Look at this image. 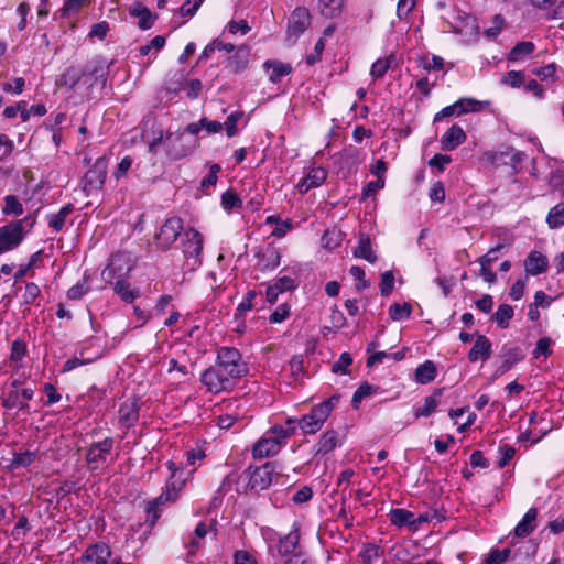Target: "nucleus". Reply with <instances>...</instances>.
<instances>
[{
    "mask_svg": "<svg viewBox=\"0 0 564 564\" xmlns=\"http://www.w3.org/2000/svg\"><path fill=\"white\" fill-rule=\"evenodd\" d=\"M270 433L272 434L271 437L278 440L281 446L293 435L292 427H285L284 425L272 426Z\"/></svg>",
    "mask_w": 564,
    "mask_h": 564,
    "instance_id": "obj_53",
    "label": "nucleus"
},
{
    "mask_svg": "<svg viewBox=\"0 0 564 564\" xmlns=\"http://www.w3.org/2000/svg\"><path fill=\"white\" fill-rule=\"evenodd\" d=\"M441 395H442V390H437L432 395L426 397L424 399L423 406L415 411V413H414L415 417L430 416L438 406Z\"/></svg>",
    "mask_w": 564,
    "mask_h": 564,
    "instance_id": "obj_35",
    "label": "nucleus"
},
{
    "mask_svg": "<svg viewBox=\"0 0 564 564\" xmlns=\"http://www.w3.org/2000/svg\"><path fill=\"white\" fill-rule=\"evenodd\" d=\"M311 24L310 11L304 7L296 8L288 21V40L293 43L306 31Z\"/></svg>",
    "mask_w": 564,
    "mask_h": 564,
    "instance_id": "obj_11",
    "label": "nucleus"
},
{
    "mask_svg": "<svg viewBox=\"0 0 564 564\" xmlns=\"http://www.w3.org/2000/svg\"><path fill=\"white\" fill-rule=\"evenodd\" d=\"M510 549L492 550L485 558V564H503L510 556Z\"/></svg>",
    "mask_w": 564,
    "mask_h": 564,
    "instance_id": "obj_50",
    "label": "nucleus"
},
{
    "mask_svg": "<svg viewBox=\"0 0 564 564\" xmlns=\"http://www.w3.org/2000/svg\"><path fill=\"white\" fill-rule=\"evenodd\" d=\"M378 387L370 384L369 382H362L352 395V406L357 409L366 397L372 395L378 391Z\"/></svg>",
    "mask_w": 564,
    "mask_h": 564,
    "instance_id": "obj_43",
    "label": "nucleus"
},
{
    "mask_svg": "<svg viewBox=\"0 0 564 564\" xmlns=\"http://www.w3.org/2000/svg\"><path fill=\"white\" fill-rule=\"evenodd\" d=\"M275 475L276 471L274 464L265 463L263 466L258 467L252 471L248 485L253 491H262L271 486Z\"/></svg>",
    "mask_w": 564,
    "mask_h": 564,
    "instance_id": "obj_14",
    "label": "nucleus"
},
{
    "mask_svg": "<svg viewBox=\"0 0 564 564\" xmlns=\"http://www.w3.org/2000/svg\"><path fill=\"white\" fill-rule=\"evenodd\" d=\"M354 256L356 258L365 259L370 263H375L377 261V256L371 248L370 239L367 235H360L358 245L354 250Z\"/></svg>",
    "mask_w": 564,
    "mask_h": 564,
    "instance_id": "obj_31",
    "label": "nucleus"
},
{
    "mask_svg": "<svg viewBox=\"0 0 564 564\" xmlns=\"http://www.w3.org/2000/svg\"><path fill=\"white\" fill-rule=\"evenodd\" d=\"M34 395L33 388H23L19 390H9V392L1 399V405L7 410L18 409L19 411L29 414L30 406L28 401Z\"/></svg>",
    "mask_w": 564,
    "mask_h": 564,
    "instance_id": "obj_12",
    "label": "nucleus"
},
{
    "mask_svg": "<svg viewBox=\"0 0 564 564\" xmlns=\"http://www.w3.org/2000/svg\"><path fill=\"white\" fill-rule=\"evenodd\" d=\"M86 76V72L77 66H69L64 70L59 77V85L66 86L68 89L74 90L82 77Z\"/></svg>",
    "mask_w": 564,
    "mask_h": 564,
    "instance_id": "obj_30",
    "label": "nucleus"
},
{
    "mask_svg": "<svg viewBox=\"0 0 564 564\" xmlns=\"http://www.w3.org/2000/svg\"><path fill=\"white\" fill-rule=\"evenodd\" d=\"M340 445L341 442L338 432L334 430H327L322 434V436L319 437L318 442L315 445L316 454L326 455Z\"/></svg>",
    "mask_w": 564,
    "mask_h": 564,
    "instance_id": "obj_22",
    "label": "nucleus"
},
{
    "mask_svg": "<svg viewBox=\"0 0 564 564\" xmlns=\"http://www.w3.org/2000/svg\"><path fill=\"white\" fill-rule=\"evenodd\" d=\"M557 66L555 63L547 64L543 67L534 68L532 73L543 82L554 83L557 79L556 76Z\"/></svg>",
    "mask_w": 564,
    "mask_h": 564,
    "instance_id": "obj_47",
    "label": "nucleus"
},
{
    "mask_svg": "<svg viewBox=\"0 0 564 564\" xmlns=\"http://www.w3.org/2000/svg\"><path fill=\"white\" fill-rule=\"evenodd\" d=\"M546 223L551 229L564 226V203H558L549 210Z\"/></svg>",
    "mask_w": 564,
    "mask_h": 564,
    "instance_id": "obj_39",
    "label": "nucleus"
},
{
    "mask_svg": "<svg viewBox=\"0 0 564 564\" xmlns=\"http://www.w3.org/2000/svg\"><path fill=\"white\" fill-rule=\"evenodd\" d=\"M263 67L267 72H269V80L273 84L280 83L283 76L291 74L293 70L290 64L278 59L265 61Z\"/></svg>",
    "mask_w": 564,
    "mask_h": 564,
    "instance_id": "obj_23",
    "label": "nucleus"
},
{
    "mask_svg": "<svg viewBox=\"0 0 564 564\" xmlns=\"http://www.w3.org/2000/svg\"><path fill=\"white\" fill-rule=\"evenodd\" d=\"M2 212L4 215L19 216L23 213V206L14 195H7Z\"/></svg>",
    "mask_w": 564,
    "mask_h": 564,
    "instance_id": "obj_49",
    "label": "nucleus"
},
{
    "mask_svg": "<svg viewBox=\"0 0 564 564\" xmlns=\"http://www.w3.org/2000/svg\"><path fill=\"white\" fill-rule=\"evenodd\" d=\"M412 307L409 303H394L389 307V316L392 321H402L410 317Z\"/></svg>",
    "mask_w": 564,
    "mask_h": 564,
    "instance_id": "obj_48",
    "label": "nucleus"
},
{
    "mask_svg": "<svg viewBox=\"0 0 564 564\" xmlns=\"http://www.w3.org/2000/svg\"><path fill=\"white\" fill-rule=\"evenodd\" d=\"M514 315L513 307L509 304H501L498 306L496 313L492 315V319L497 325L505 329L509 326L510 321Z\"/></svg>",
    "mask_w": 564,
    "mask_h": 564,
    "instance_id": "obj_37",
    "label": "nucleus"
},
{
    "mask_svg": "<svg viewBox=\"0 0 564 564\" xmlns=\"http://www.w3.org/2000/svg\"><path fill=\"white\" fill-rule=\"evenodd\" d=\"M134 268L130 252L119 251L110 256L101 272V279L113 286L115 293L126 303H132L139 296V290L131 289L129 276Z\"/></svg>",
    "mask_w": 564,
    "mask_h": 564,
    "instance_id": "obj_2",
    "label": "nucleus"
},
{
    "mask_svg": "<svg viewBox=\"0 0 564 564\" xmlns=\"http://www.w3.org/2000/svg\"><path fill=\"white\" fill-rule=\"evenodd\" d=\"M300 524L294 522L289 533L280 535L278 539L276 551L281 556L293 553L300 544Z\"/></svg>",
    "mask_w": 564,
    "mask_h": 564,
    "instance_id": "obj_16",
    "label": "nucleus"
},
{
    "mask_svg": "<svg viewBox=\"0 0 564 564\" xmlns=\"http://www.w3.org/2000/svg\"><path fill=\"white\" fill-rule=\"evenodd\" d=\"M490 105V101L477 100L474 98H459L454 104L443 108L434 117V121H440L443 118H449L453 116H460L468 112H479Z\"/></svg>",
    "mask_w": 564,
    "mask_h": 564,
    "instance_id": "obj_7",
    "label": "nucleus"
},
{
    "mask_svg": "<svg viewBox=\"0 0 564 564\" xmlns=\"http://www.w3.org/2000/svg\"><path fill=\"white\" fill-rule=\"evenodd\" d=\"M183 253L187 265L195 269L202 264V252L204 248L203 235L194 228L184 231L182 238Z\"/></svg>",
    "mask_w": 564,
    "mask_h": 564,
    "instance_id": "obj_5",
    "label": "nucleus"
},
{
    "mask_svg": "<svg viewBox=\"0 0 564 564\" xmlns=\"http://www.w3.org/2000/svg\"><path fill=\"white\" fill-rule=\"evenodd\" d=\"M379 555V547L375 544L366 545L359 554L361 564H372V561L378 560Z\"/></svg>",
    "mask_w": 564,
    "mask_h": 564,
    "instance_id": "obj_51",
    "label": "nucleus"
},
{
    "mask_svg": "<svg viewBox=\"0 0 564 564\" xmlns=\"http://www.w3.org/2000/svg\"><path fill=\"white\" fill-rule=\"evenodd\" d=\"M182 229L183 221L180 217L166 219L155 235L156 245L162 249H169L176 241Z\"/></svg>",
    "mask_w": 564,
    "mask_h": 564,
    "instance_id": "obj_10",
    "label": "nucleus"
},
{
    "mask_svg": "<svg viewBox=\"0 0 564 564\" xmlns=\"http://www.w3.org/2000/svg\"><path fill=\"white\" fill-rule=\"evenodd\" d=\"M42 262V251H36L35 253H33L30 259H29V262L24 265H21L17 272L14 273V280L15 282L20 281L23 276L28 275L29 272L35 268V267H39L40 263Z\"/></svg>",
    "mask_w": 564,
    "mask_h": 564,
    "instance_id": "obj_45",
    "label": "nucleus"
},
{
    "mask_svg": "<svg viewBox=\"0 0 564 564\" xmlns=\"http://www.w3.org/2000/svg\"><path fill=\"white\" fill-rule=\"evenodd\" d=\"M113 447V438L106 437L105 440L91 444L86 453V462L91 469L98 468L101 464L106 463L108 454Z\"/></svg>",
    "mask_w": 564,
    "mask_h": 564,
    "instance_id": "obj_13",
    "label": "nucleus"
},
{
    "mask_svg": "<svg viewBox=\"0 0 564 564\" xmlns=\"http://www.w3.org/2000/svg\"><path fill=\"white\" fill-rule=\"evenodd\" d=\"M465 140L466 134L464 130L459 126L453 124L442 137L443 149L453 151L458 145L464 143Z\"/></svg>",
    "mask_w": 564,
    "mask_h": 564,
    "instance_id": "obj_25",
    "label": "nucleus"
},
{
    "mask_svg": "<svg viewBox=\"0 0 564 564\" xmlns=\"http://www.w3.org/2000/svg\"><path fill=\"white\" fill-rule=\"evenodd\" d=\"M538 511L535 508H530L521 521L514 528V535L518 538H525L535 529Z\"/></svg>",
    "mask_w": 564,
    "mask_h": 564,
    "instance_id": "obj_27",
    "label": "nucleus"
},
{
    "mask_svg": "<svg viewBox=\"0 0 564 564\" xmlns=\"http://www.w3.org/2000/svg\"><path fill=\"white\" fill-rule=\"evenodd\" d=\"M380 294L382 296H389L394 288V275L391 271H386L381 274L380 281Z\"/></svg>",
    "mask_w": 564,
    "mask_h": 564,
    "instance_id": "obj_52",
    "label": "nucleus"
},
{
    "mask_svg": "<svg viewBox=\"0 0 564 564\" xmlns=\"http://www.w3.org/2000/svg\"><path fill=\"white\" fill-rule=\"evenodd\" d=\"M212 530L215 532V534L217 533L215 521H213L209 525H207L205 522H199L196 525L193 535L189 538L187 542L184 543V546L187 550L186 556L188 561L191 560V557L196 555L197 551L203 545L202 540H204L207 533Z\"/></svg>",
    "mask_w": 564,
    "mask_h": 564,
    "instance_id": "obj_15",
    "label": "nucleus"
},
{
    "mask_svg": "<svg viewBox=\"0 0 564 564\" xmlns=\"http://www.w3.org/2000/svg\"><path fill=\"white\" fill-rule=\"evenodd\" d=\"M170 500L162 499L160 500V496L156 497L154 500L150 501L147 507V519L145 522H148L150 525H154L158 519L161 516L160 506L169 502Z\"/></svg>",
    "mask_w": 564,
    "mask_h": 564,
    "instance_id": "obj_46",
    "label": "nucleus"
},
{
    "mask_svg": "<svg viewBox=\"0 0 564 564\" xmlns=\"http://www.w3.org/2000/svg\"><path fill=\"white\" fill-rule=\"evenodd\" d=\"M344 0H317V10L326 19L338 18L343 12Z\"/></svg>",
    "mask_w": 564,
    "mask_h": 564,
    "instance_id": "obj_29",
    "label": "nucleus"
},
{
    "mask_svg": "<svg viewBox=\"0 0 564 564\" xmlns=\"http://www.w3.org/2000/svg\"><path fill=\"white\" fill-rule=\"evenodd\" d=\"M247 366L241 354L232 347H221L217 352L215 365L200 376L202 383L214 394L231 391L237 380L247 373Z\"/></svg>",
    "mask_w": 564,
    "mask_h": 564,
    "instance_id": "obj_1",
    "label": "nucleus"
},
{
    "mask_svg": "<svg viewBox=\"0 0 564 564\" xmlns=\"http://www.w3.org/2000/svg\"><path fill=\"white\" fill-rule=\"evenodd\" d=\"M107 167L108 159L106 156L98 158L83 178L84 191L91 192L101 188L106 181Z\"/></svg>",
    "mask_w": 564,
    "mask_h": 564,
    "instance_id": "obj_9",
    "label": "nucleus"
},
{
    "mask_svg": "<svg viewBox=\"0 0 564 564\" xmlns=\"http://www.w3.org/2000/svg\"><path fill=\"white\" fill-rule=\"evenodd\" d=\"M384 178L379 176L376 181L367 183L362 189V198L369 197L376 194L379 189L383 188Z\"/></svg>",
    "mask_w": 564,
    "mask_h": 564,
    "instance_id": "obj_62",
    "label": "nucleus"
},
{
    "mask_svg": "<svg viewBox=\"0 0 564 564\" xmlns=\"http://www.w3.org/2000/svg\"><path fill=\"white\" fill-rule=\"evenodd\" d=\"M39 453L37 451H24L19 453H13V457L10 463L7 465V469L10 471L17 470L19 468H25L32 465L37 459Z\"/></svg>",
    "mask_w": 564,
    "mask_h": 564,
    "instance_id": "obj_28",
    "label": "nucleus"
},
{
    "mask_svg": "<svg viewBox=\"0 0 564 564\" xmlns=\"http://www.w3.org/2000/svg\"><path fill=\"white\" fill-rule=\"evenodd\" d=\"M282 446L279 441L272 438L271 436L261 437L256 442L252 447V456L253 458H265L278 454L281 451Z\"/></svg>",
    "mask_w": 564,
    "mask_h": 564,
    "instance_id": "obj_18",
    "label": "nucleus"
},
{
    "mask_svg": "<svg viewBox=\"0 0 564 564\" xmlns=\"http://www.w3.org/2000/svg\"><path fill=\"white\" fill-rule=\"evenodd\" d=\"M436 373L437 370L434 362L426 360L416 368L415 380L421 384H426L435 379Z\"/></svg>",
    "mask_w": 564,
    "mask_h": 564,
    "instance_id": "obj_34",
    "label": "nucleus"
},
{
    "mask_svg": "<svg viewBox=\"0 0 564 564\" xmlns=\"http://www.w3.org/2000/svg\"><path fill=\"white\" fill-rule=\"evenodd\" d=\"M241 200L239 197L230 191H226L221 196V205L225 209H232L240 206Z\"/></svg>",
    "mask_w": 564,
    "mask_h": 564,
    "instance_id": "obj_63",
    "label": "nucleus"
},
{
    "mask_svg": "<svg viewBox=\"0 0 564 564\" xmlns=\"http://www.w3.org/2000/svg\"><path fill=\"white\" fill-rule=\"evenodd\" d=\"M394 61L395 57L393 55H389L387 57L377 59L370 68L371 77L373 79L382 78L386 75V73L391 68Z\"/></svg>",
    "mask_w": 564,
    "mask_h": 564,
    "instance_id": "obj_38",
    "label": "nucleus"
},
{
    "mask_svg": "<svg viewBox=\"0 0 564 564\" xmlns=\"http://www.w3.org/2000/svg\"><path fill=\"white\" fill-rule=\"evenodd\" d=\"M290 315V307L286 304L279 305L270 315L269 321L272 324L282 323Z\"/></svg>",
    "mask_w": 564,
    "mask_h": 564,
    "instance_id": "obj_61",
    "label": "nucleus"
},
{
    "mask_svg": "<svg viewBox=\"0 0 564 564\" xmlns=\"http://www.w3.org/2000/svg\"><path fill=\"white\" fill-rule=\"evenodd\" d=\"M110 65L111 63L107 62L104 58L95 59L91 63V66L87 70H85L86 76L90 77L91 79L89 86L96 83H99L102 87L106 86Z\"/></svg>",
    "mask_w": 564,
    "mask_h": 564,
    "instance_id": "obj_20",
    "label": "nucleus"
},
{
    "mask_svg": "<svg viewBox=\"0 0 564 564\" xmlns=\"http://www.w3.org/2000/svg\"><path fill=\"white\" fill-rule=\"evenodd\" d=\"M131 14L139 19L138 25L140 29L149 30L152 28L154 23V17L152 12L148 8L141 6V3L135 2L133 4Z\"/></svg>",
    "mask_w": 564,
    "mask_h": 564,
    "instance_id": "obj_33",
    "label": "nucleus"
},
{
    "mask_svg": "<svg viewBox=\"0 0 564 564\" xmlns=\"http://www.w3.org/2000/svg\"><path fill=\"white\" fill-rule=\"evenodd\" d=\"M110 555V547L106 543H95L86 549L83 562L84 564H107Z\"/></svg>",
    "mask_w": 564,
    "mask_h": 564,
    "instance_id": "obj_17",
    "label": "nucleus"
},
{
    "mask_svg": "<svg viewBox=\"0 0 564 564\" xmlns=\"http://www.w3.org/2000/svg\"><path fill=\"white\" fill-rule=\"evenodd\" d=\"M133 163V159L129 155L124 156L118 164L117 169L113 172V177L116 180H120L126 177L128 172L130 171Z\"/></svg>",
    "mask_w": 564,
    "mask_h": 564,
    "instance_id": "obj_60",
    "label": "nucleus"
},
{
    "mask_svg": "<svg viewBox=\"0 0 564 564\" xmlns=\"http://www.w3.org/2000/svg\"><path fill=\"white\" fill-rule=\"evenodd\" d=\"M241 112H232L230 113L226 121L223 123V127L226 129V133L229 138L234 137L237 133V123L241 119Z\"/></svg>",
    "mask_w": 564,
    "mask_h": 564,
    "instance_id": "obj_58",
    "label": "nucleus"
},
{
    "mask_svg": "<svg viewBox=\"0 0 564 564\" xmlns=\"http://www.w3.org/2000/svg\"><path fill=\"white\" fill-rule=\"evenodd\" d=\"M167 373L173 375L176 373L175 379L178 382H184L188 379L189 371L186 365L180 364L176 359L171 358L167 361Z\"/></svg>",
    "mask_w": 564,
    "mask_h": 564,
    "instance_id": "obj_44",
    "label": "nucleus"
},
{
    "mask_svg": "<svg viewBox=\"0 0 564 564\" xmlns=\"http://www.w3.org/2000/svg\"><path fill=\"white\" fill-rule=\"evenodd\" d=\"M41 293V290L39 285L34 282H28L25 284V290L23 293V304L24 305H31L34 303V301L39 297Z\"/></svg>",
    "mask_w": 564,
    "mask_h": 564,
    "instance_id": "obj_56",
    "label": "nucleus"
},
{
    "mask_svg": "<svg viewBox=\"0 0 564 564\" xmlns=\"http://www.w3.org/2000/svg\"><path fill=\"white\" fill-rule=\"evenodd\" d=\"M352 364V358L348 352H343L339 359L332 366L334 373H347V368Z\"/></svg>",
    "mask_w": 564,
    "mask_h": 564,
    "instance_id": "obj_59",
    "label": "nucleus"
},
{
    "mask_svg": "<svg viewBox=\"0 0 564 564\" xmlns=\"http://www.w3.org/2000/svg\"><path fill=\"white\" fill-rule=\"evenodd\" d=\"M166 154L171 160H181L189 154L198 145L197 138L186 135V133H169L166 137Z\"/></svg>",
    "mask_w": 564,
    "mask_h": 564,
    "instance_id": "obj_6",
    "label": "nucleus"
},
{
    "mask_svg": "<svg viewBox=\"0 0 564 564\" xmlns=\"http://www.w3.org/2000/svg\"><path fill=\"white\" fill-rule=\"evenodd\" d=\"M327 174L326 169L322 166L311 169L307 175L297 184L299 191L301 193H306L311 188L321 186L325 182Z\"/></svg>",
    "mask_w": 564,
    "mask_h": 564,
    "instance_id": "obj_19",
    "label": "nucleus"
},
{
    "mask_svg": "<svg viewBox=\"0 0 564 564\" xmlns=\"http://www.w3.org/2000/svg\"><path fill=\"white\" fill-rule=\"evenodd\" d=\"M390 521L392 524L398 527L415 525L414 513L401 508L392 509L390 511Z\"/></svg>",
    "mask_w": 564,
    "mask_h": 564,
    "instance_id": "obj_36",
    "label": "nucleus"
},
{
    "mask_svg": "<svg viewBox=\"0 0 564 564\" xmlns=\"http://www.w3.org/2000/svg\"><path fill=\"white\" fill-rule=\"evenodd\" d=\"M166 467L171 475L165 484L164 490L160 495V500L165 499L175 501L180 491L182 490L186 481L192 478L196 469H187L186 467H180L173 460H167Z\"/></svg>",
    "mask_w": 564,
    "mask_h": 564,
    "instance_id": "obj_4",
    "label": "nucleus"
},
{
    "mask_svg": "<svg viewBox=\"0 0 564 564\" xmlns=\"http://www.w3.org/2000/svg\"><path fill=\"white\" fill-rule=\"evenodd\" d=\"M249 55V50L245 46H239L235 55L229 59V66L235 73H240L247 66V57Z\"/></svg>",
    "mask_w": 564,
    "mask_h": 564,
    "instance_id": "obj_41",
    "label": "nucleus"
},
{
    "mask_svg": "<svg viewBox=\"0 0 564 564\" xmlns=\"http://www.w3.org/2000/svg\"><path fill=\"white\" fill-rule=\"evenodd\" d=\"M119 422L127 429L133 426L139 420L138 400H127L119 408Z\"/></svg>",
    "mask_w": 564,
    "mask_h": 564,
    "instance_id": "obj_21",
    "label": "nucleus"
},
{
    "mask_svg": "<svg viewBox=\"0 0 564 564\" xmlns=\"http://www.w3.org/2000/svg\"><path fill=\"white\" fill-rule=\"evenodd\" d=\"M549 184L554 189H557L564 185V162L554 160L553 165H551Z\"/></svg>",
    "mask_w": 564,
    "mask_h": 564,
    "instance_id": "obj_40",
    "label": "nucleus"
},
{
    "mask_svg": "<svg viewBox=\"0 0 564 564\" xmlns=\"http://www.w3.org/2000/svg\"><path fill=\"white\" fill-rule=\"evenodd\" d=\"M340 395L333 394L330 398L314 405L310 413L299 419L297 426L304 434H315L323 427L330 413L336 409Z\"/></svg>",
    "mask_w": 564,
    "mask_h": 564,
    "instance_id": "obj_3",
    "label": "nucleus"
},
{
    "mask_svg": "<svg viewBox=\"0 0 564 564\" xmlns=\"http://www.w3.org/2000/svg\"><path fill=\"white\" fill-rule=\"evenodd\" d=\"M321 241L324 248L334 249L340 243V232L336 229L326 230Z\"/></svg>",
    "mask_w": 564,
    "mask_h": 564,
    "instance_id": "obj_55",
    "label": "nucleus"
},
{
    "mask_svg": "<svg viewBox=\"0 0 564 564\" xmlns=\"http://www.w3.org/2000/svg\"><path fill=\"white\" fill-rule=\"evenodd\" d=\"M552 340L550 337H542L538 340L536 346L533 350V357L539 358L540 356L549 357L552 354L550 348Z\"/></svg>",
    "mask_w": 564,
    "mask_h": 564,
    "instance_id": "obj_57",
    "label": "nucleus"
},
{
    "mask_svg": "<svg viewBox=\"0 0 564 564\" xmlns=\"http://www.w3.org/2000/svg\"><path fill=\"white\" fill-rule=\"evenodd\" d=\"M534 51V44L532 42L523 41L514 45L509 53V61L517 62L524 56L530 55Z\"/></svg>",
    "mask_w": 564,
    "mask_h": 564,
    "instance_id": "obj_42",
    "label": "nucleus"
},
{
    "mask_svg": "<svg viewBox=\"0 0 564 564\" xmlns=\"http://www.w3.org/2000/svg\"><path fill=\"white\" fill-rule=\"evenodd\" d=\"M313 497V490L308 486H303L300 488L292 497V501L296 505H301L307 502Z\"/></svg>",
    "mask_w": 564,
    "mask_h": 564,
    "instance_id": "obj_64",
    "label": "nucleus"
},
{
    "mask_svg": "<svg viewBox=\"0 0 564 564\" xmlns=\"http://www.w3.org/2000/svg\"><path fill=\"white\" fill-rule=\"evenodd\" d=\"M26 355V344L23 340L17 339L11 345L10 360L12 362H20Z\"/></svg>",
    "mask_w": 564,
    "mask_h": 564,
    "instance_id": "obj_54",
    "label": "nucleus"
},
{
    "mask_svg": "<svg viewBox=\"0 0 564 564\" xmlns=\"http://www.w3.org/2000/svg\"><path fill=\"white\" fill-rule=\"evenodd\" d=\"M524 268L528 274H541L547 268V259L538 251H531L524 261Z\"/></svg>",
    "mask_w": 564,
    "mask_h": 564,
    "instance_id": "obj_26",
    "label": "nucleus"
},
{
    "mask_svg": "<svg viewBox=\"0 0 564 564\" xmlns=\"http://www.w3.org/2000/svg\"><path fill=\"white\" fill-rule=\"evenodd\" d=\"M491 355V343L485 335H479L469 350L468 358L471 362L479 359L487 360Z\"/></svg>",
    "mask_w": 564,
    "mask_h": 564,
    "instance_id": "obj_24",
    "label": "nucleus"
},
{
    "mask_svg": "<svg viewBox=\"0 0 564 564\" xmlns=\"http://www.w3.org/2000/svg\"><path fill=\"white\" fill-rule=\"evenodd\" d=\"M281 256L275 248H268L259 256V267L262 271H271L280 264Z\"/></svg>",
    "mask_w": 564,
    "mask_h": 564,
    "instance_id": "obj_32",
    "label": "nucleus"
},
{
    "mask_svg": "<svg viewBox=\"0 0 564 564\" xmlns=\"http://www.w3.org/2000/svg\"><path fill=\"white\" fill-rule=\"evenodd\" d=\"M23 220L10 221L0 227V256L17 249L24 239Z\"/></svg>",
    "mask_w": 564,
    "mask_h": 564,
    "instance_id": "obj_8",
    "label": "nucleus"
}]
</instances>
